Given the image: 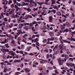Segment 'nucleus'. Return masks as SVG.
<instances>
[{"label": "nucleus", "mask_w": 75, "mask_h": 75, "mask_svg": "<svg viewBox=\"0 0 75 75\" xmlns=\"http://www.w3.org/2000/svg\"><path fill=\"white\" fill-rule=\"evenodd\" d=\"M11 43L12 44H14L15 43V41L14 40H12L11 41Z\"/></svg>", "instance_id": "49"}, {"label": "nucleus", "mask_w": 75, "mask_h": 75, "mask_svg": "<svg viewBox=\"0 0 75 75\" xmlns=\"http://www.w3.org/2000/svg\"><path fill=\"white\" fill-rule=\"evenodd\" d=\"M5 46H6V47L7 48H9L10 47V46H8V44H6L4 45Z\"/></svg>", "instance_id": "18"}, {"label": "nucleus", "mask_w": 75, "mask_h": 75, "mask_svg": "<svg viewBox=\"0 0 75 75\" xmlns=\"http://www.w3.org/2000/svg\"><path fill=\"white\" fill-rule=\"evenodd\" d=\"M19 29H21L22 28V26H21V25L19 24Z\"/></svg>", "instance_id": "34"}, {"label": "nucleus", "mask_w": 75, "mask_h": 75, "mask_svg": "<svg viewBox=\"0 0 75 75\" xmlns=\"http://www.w3.org/2000/svg\"><path fill=\"white\" fill-rule=\"evenodd\" d=\"M45 4V5H50V3L47 2H44Z\"/></svg>", "instance_id": "20"}, {"label": "nucleus", "mask_w": 75, "mask_h": 75, "mask_svg": "<svg viewBox=\"0 0 75 75\" xmlns=\"http://www.w3.org/2000/svg\"><path fill=\"white\" fill-rule=\"evenodd\" d=\"M6 71H7V70L6 69V68H4V72L5 73L6 72Z\"/></svg>", "instance_id": "46"}, {"label": "nucleus", "mask_w": 75, "mask_h": 75, "mask_svg": "<svg viewBox=\"0 0 75 75\" xmlns=\"http://www.w3.org/2000/svg\"><path fill=\"white\" fill-rule=\"evenodd\" d=\"M57 60L59 65H62L63 64V62L62 61V59L61 58L57 59Z\"/></svg>", "instance_id": "4"}, {"label": "nucleus", "mask_w": 75, "mask_h": 75, "mask_svg": "<svg viewBox=\"0 0 75 75\" xmlns=\"http://www.w3.org/2000/svg\"><path fill=\"white\" fill-rule=\"evenodd\" d=\"M36 23H37V22L35 21H34V22H32V23L33 24H35Z\"/></svg>", "instance_id": "48"}, {"label": "nucleus", "mask_w": 75, "mask_h": 75, "mask_svg": "<svg viewBox=\"0 0 75 75\" xmlns=\"http://www.w3.org/2000/svg\"><path fill=\"white\" fill-rule=\"evenodd\" d=\"M63 41L64 42H65L66 43H68V44H70L71 43L70 42H69L66 40H63Z\"/></svg>", "instance_id": "11"}, {"label": "nucleus", "mask_w": 75, "mask_h": 75, "mask_svg": "<svg viewBox=\"0 0 75 75\" xmlns=\"http://www.w3.org/2000/svg\"><path fill=\"white\" fill-rule=\"evenodd\" d=\"M22 3L23 4H21L19 3L18 4V6H19V7H20V6H22V7H23V6H28L29 5V4L27 3H25L24 2H22Z\"/></svg>", "instance_id": "1"}, {"label": "nucleus", "mask_w": 75, "mask_h": 75, "mask_svg": "<svg viewBox=\"0 0 75 75\" xmlns=\"http://www.w3.org/2000/svg\"><path fill=\"white\" fill-rule=\"evenodd\" d=\"M7 65H11V64L10 63V62H8V63H7Z\"/></svg>", "instance_id": "53"}, {"label": "nucleus", "mask_w": 75, "mask_h": 75, "mask_svg": "<svg viewBox=\"0 0 75 75\" xmlns=\"http://www.w3.org/2000/svg\"><path fill=\"white\" fill-rule=\"evenodd\" d=\"M69 67H74V66H75V64H72V63H70L69 64Z\"/></svg>", "instance_id": "19"}, {"label": "nucleus", "mask_w": 75, "mask_h": 75, "mask_svg": "<svg viewBox=\"0 0 75 75\" xmlns=\"http://www.w3.org/2000/svg\"><path fill=\"white\" fill-rule=\"evenodd\" d=\"M1 52H3V53H6V52H9V50L8 49H5L2 48L1 49Z\"/></svg>", "instance_id": "3"}, {"label": "nucleus", "mask_w": 75, "mask_h": 75, "mask_svg": "<svg viewBox=\"0 0 75 75\" xmlns=\"http://www.w3.org/2000/svg\"><path fill=\"white\" fill-rule=\"evenodd\" d=\"M49 34L51 36V37L53 36L54 35V33H53V32H49Z\"/></svg>", "instance_id": "12"}, {"label": "nucleus", "mask_w": 75, "mask_h": 75, "mask_svg": "<svg viewBox=\"0 0 75 75\" xmlns=\"http://www.w3.org/2000/svg\"><path fill=\"white\" fill-rule=\"evenodd\" d=\"M74 34H75V31L74 32H72L71 33V34L72 35V37H74Z\"/></svg>", "instance_id": "17"}, {"label": "nucleus", "mask_w": 75, "mask_h": 75, "mask_svg": "<svg viewBox=\"0 0 75 75\" xmlns=\"http://www.w3.org/2000/svg\"><path fill=\"white\" fill-rule=\"evenodd\" d=\"M15 16L16 17H18V18H19V17H20L17 14L15 15Z\"/></svg>", "instance_id": "58"}, {"label": "nucleus", "mask_w": 75, "mask_h": 75, "mask_svg": "<svg viewBox=\"0 0 75 75\" xmlns=\"http://www.w3.org/2000/svg\"><path fill=\"white\" fill-rule=\"evenodd\" d=\"M29 25L30 27H31V26H33V23H30Z\"/></svg>", "instance_id": "43"}, {"label": "nucleus", "mask_w": 75, "mask_h": 75, "mask_svg": "<svg viewBox=\"0 0 75 75\" xmlns=\"http://www.w3.org/2000/svg\"><path fill=\"white\" fill-rule=\"evenodd\" d=\"M8 38H11L12 39H14V38L13 36H8Z\"/></svg>", "instance_id": "35"}, {"label": "nucleus", "mask_w": 75, "mask_h": 75, "mask_svg": "<svg viewBox=\"0 0 75 75\" xmlns=\"http://www.w3.org/2000/svg\"><path fill=\"white\" fill-rule=\"evenodd\" d=\"M13 13V11H10L9 13L10 15H11V14Z\"/></svg>", "instance_id": "47"}, {"label": "nucleus", "mask_w": 75, "mask_h": 75, "mask_svg": "<svg viewBox=\"0 0 75 75\" xmlns=\"http://www.w3.org/2000/svg\"><path fill=\"white\" fill-rule=\"evenodd\" d=\"M29 55H31L32 56H33V55H34V54H33V53H29Z\"/></svg>", "instance_id": "39"}, {"label": "nucleus", "mask_w": 75, "mask_h": 75, "mask_svg": "<svg viewBox=\"0 0 75 75\" xmlns=\"http://www.w3.org/2000/svg\"><path fill=\"white\" fill-rule=\"evenodd\" d=\"M0 64H1V65H4V62H1Z\"/></svg>", "instance_id": "59"}, {"label": "nucleus", "mask_w": 75, "mask_h": 75, "mask_svg": "<svg viewBox=\"0 0 75 75\" xmlns=\"http://www.w3.org/2000/svg\"><path fill=\"white\" fill-rule=\"evenodd\" d=\"M57 6H54L53 7V8H55V9H57Z\"/></svg>", "instance_id": "62"}, {"label": "nucleus", "mask_w": 75, "mask_h": 75, "mask_svg": "<svg viewBox=\"0 0 75 75\" xmlns=\"http://www.w3.org/2000/svg\"><path fill=\"white\" fill-rule=\"evenodd\" d=\"M26 10H27V11H28V12H30V11H31V9H30L29 8H27V9Z\"/></svg>", "instance_id": "21"}, {"label": "nucleus", "mask_w": 75, "mask_h": 75, "mask_svg": "<svg viewBox=\"0 0 75 75\" xmlns=\"http://www.w3.org/2000/svg\"><path fill=\"white\" fill-rule=\"evenodd\" d=\"M38 10V8H34L33 9V10L34 11H37Z\"/></svg>", "instance_id": "30"}, {"label": "nucleus", "mask_w": 75, "mask_h": 75, "mask_svg": "<svg viewBox=\"0 0 75 75\" xmlns=\"http://www.w3.org/2000/svg\"><path fill=\"white\" fill-rule=\"evenodd\" d=\"M20 67L22 68H23L24 67V64L23 63H22L20 65Z\"/></svg>", "instance_id": "28"}, {"label": "nucleus", "mask_w": 75, "mask_h": 75, "mask_svg": "<svg viewBox=\"0 0 75 75\" xmlns=\"http://www.w3.org/2000/svg\"><path fill=\"white\" fill-rule=\"evenodd\" d=\"M65 25L67 27H70L71 26V24L69 22H66Z\"/></svg>", "instance_id": "7"}, {"label": "nucleus", "mask_w": 75, "mask_h": 75, "mask_svg": "<svg viewBox=\"0 0 75 75\" xmlns=\"http://www.w3.org/2000/svg\"><path fill=\"white\" fill-rule=\"evenodd\" d=\"M37 3L38 4H39L40 6H42V4L41 3H40L39 2H37Z\"/></svg>", "instance_id": "37"}, {"label": "nucleus", "mask_w": 75, "mask_h": 75, "mask_svg": "<svg viewBox=\"0 0 75 75\" xmlns=\"http://www.w3.org/2000/svg\"><path fill=\"white\" fill-rule=\"evenodd\" d=\"M4 20L5 21L7 22V21H8V20H7V18H5L4 19Z\"/></svg>", "instance_id": "40"}, {"label": "nucleus", "mask_w": 75, "mask_h": 75, "mask_svg": "<svg viewBox=\"0 0 75 75\" xmlns=\"http://www.w3.org/2000/svg\"><path fill=\"white\" fill-rule=\"evenodd\" d=\"M68 31H69V30H68V29L66 28L63 31V33H64V32H66V33H67V32H68Z\"/></svg>", "instance_id": "14"}, {"label": "nucleus", "mask_w": 75, "mask_h": 75, "mask_svg": "<svg viewBox=\"0 0 75 75\" xmlns=\"http://www.w3.org/2000/svg\"><path fill=\"white\" fill-rule=\"evenodd\" d=\"M36 45H37V46H38V47H40V44H39V43L38 42H36Z\"/></svg>", "instance_id": "26"}, {"label": "nucleus", "mask_w": 75, "mask_h": 75, "mask_svg": "<svg viewBox=\"0 0 75 75\" xmlns=\"http://www.w3.org/2000/svg\"><path fill=\"white\" fill-rule=\"evenodd\" d=\"M1 37H6V35H1Z\"/></svg>", "instance_id": "50"}, {"label": "nucleus", "mask_w": 75, "mask_h": 75, "mask_svg": "<svg viewBox=\"0 0 75 75\" xmlns=\"http://www.w3.org/2000/svg\"><path fill=\"white\" fill-rule=\"evenodd\" d=\"M34 1V0H30V4H33V1Z\"/></svg>", "instance_id": "32"}, {"label": "nucleus", "mask_w": 75, "mask_h": 75, "mask_svg": "<svg viewBox=\"0 0 75 75\" xmlns=\"http://www.w3.org/2000/svg\"><path fill=\"white\" fill-rule=\"evenodd\" d=\"M48 69L50 70H52V69H53V67H48Z\"/></svg>", "instance_id": "22"}, {"label": "nucleus", "mask_w": 75, "mask_h": 75, "mask_svg": "<svg viewBox=\"0 0 75 75\" xmlns=\"http://www.w3.org/2000/svg\"><path fill=\"white\" fill-rule=\"evenodd\" d=\"M19 9H20V8L19 7H18L16 8V11H18L19 10Z\"/></svg>", "instance_id": "38"}, {"label": "nucleus", "mask_w": 75, "mask_h": 75, "mask_svg": "<svg viewBox=\"0 0 75 75\" xmlns=\"http://www.w3.org/2000/svg\"><path fill=\"white\" fill-rule=\"evenodd\" d=\"M13 30H14V31H16V30H17V28H14L13 29Z\"/></svg>", "instance_id": "57"}, {"label": "nucleus", "mask_w": 75, "mask_h": 75, "mask_svg": "<svg viewBox=\"0 0 75 75\" xmlns=\"http://www.w3.org/2000/svg\"><path fill=\"white\" fill-rule=\"evenodd\" d=\"M57 15L58 16H61L62 15V14L60 12H57L56 13Z\"/></svg>", "instance_id": "10"}, {"label": "nucleus", "mask_w": 75, "mask_h": 75, "mask_svg": "<svg viewBox=\"0 0 75 75\" xmlns=\"http://www.w3.org/2000/svg\"><path fill=\"white\" fill-rule=\"evenodd\" d=\"M13 62L14 63H15V62H21V60H15L13 61Z\"/></svg>", "instance_id": "8"}, {"label": "nucleus", "mask_w": 75, "mask_h": 75, "mask_svg": "<svg viewBox=\"0 0 75 75\" xmlns=\"http://www.w3.org/2000/svg\"><path fill=\"white\" fill-rule=\"evenodd\" d=\"M14 54H15V53L13 52L11 54L12 56H14Z\"/></svg>", "instance_id": "56"}, {"label": "nucleus", "mask_w": 75, "mask_h": 75, "mask_svg": "<svg viewBox=\"0 0 75 75\" xmlns=\"http://www.w3.org/2000/svg\"><path fill=\"white\" fill-rule=\"evenodd\" d=\"M66 65L68 67H69V64L68 63H66Z\"/></svg>", "instance_id": "60"}, {"label": "nucleus", "mask_w": 75, "mask_h": 75, "mask_svg": "<svg viewBox=\"0 0 75 75\" xmlns=\"http://www.w3.org/2000/svg\"><path fill=\"white\" fill-rule=\"evenodd\" d=\"M18 33L20 34H22V31H21V30H20L18 32Z\"/></svg>", "instance_id": "33"}, {"label": "nucleus", "mask_w": 75, "mask_h": 75, "mask_svg": "<svg viewBox=\"0 0 75 75\" xmlns=\"http://www.w3.org/2000/svg\"><path fill=\"white\" fill-rule=\"evenodd\" d=\"M18 8V6L16 4L15 5V8Z\"/></svg>", "instance_id": "52"}, {"label": "nucleus", "mask_w": 75, "mask_h": 75, "mask_svg": "<svg viewBox=\"0 0 75 75\" xmlns=\"http://www.w3.org/2000/svg\"><path fill=\"white\" fill-rule=\"evenodd\" d=\"M9 54H10L11 55L12 53H13V51H9Z\"/></svg>", "instance_id": "27"}, {"label": "nucleus", "mask_w": 75, "mask_h": 75, "mask_svg": "<svg viewBox=\"0 0 75 75\" xmlns=\"http://www.w3.org/2000/svg\"><path fill=\"white\" fill-rule=\"evenodd\" d=\"M24 18L25 19V20H28V19L29 18V16H25Z\"/></svg>", "instance_id": "13"}, {"label": "nucleus", "mask_w": 75, "mask_h": 75, "mask_svg": "<svg viewBox=\"0 0 75 75\" xmlns=\"http://www.w3.org/2000/svg\"><path fill=\"white\" fill-rule=\"evenodd\" d=\"M72 3L73 4V5H75V1H72Z\"/></svg>", "instance_id": "55"}, {"label": "nucleus", "mask_w": 75, "mask_h": 75, "mask_svg": "<svg viewBox=\"0 0 75 75\" xmlns=\"http://www.w3.org/2000/svg\"><path fill=\"white\" fill-rule=\"evenodd\" d=\"M11 6L12 8H14V4H12Z\"/></svg>", "instance_id": "36"}, {"label": "nucleus", "mask_w": 75, "mask_h": 75, "mask_svg": "<svg viewBox=\"0 0 75 75\" xmlns=\"http://www.w3.org/2000/svg\"><path fill=\"white\" fill-rule=\"evenodd\" d=\"M24 28L25 30L26 31H28V28H27L26 26H25L24 27Z\"/></svg>", "instance_id": "25"}, {"label": "nucleus", "mask_w": 75, "mask_h": 75, "mask_svg": "<svg viewBox=\"0 0 75 75\" xmlns=\"http://www.w3.org/2000/svg\"><path fill=\"white\" fill-rule=\"evenodd\" d=\"M75 41V39L74 38H73L72 36H71V41Z\"/></svg>", "instance_id": "16"}, {"label": "nucleus", "mask_w": 75, "mask_h": 75, "mask_svg": "<svg viewBox=\"0 0 75 75\" xmlns=\"http://www.w3.org/2000/svg\"><path fill=\"white\" fill-rule=\"evenodd\" d=\"M16 58H18V55H16Z\"/></svg>", "instance_id": "64"}, {"label": "nucleus", "mask_w": 75, "mask_h": 75, "mask_svg": "<svg viewBox=\"0 0 75 75\" xmlns=\"http://www.w3.org/2000/svg\"><path fill=\"white\" fill-rule=\"evenodd\" d=\"M49 21L50 23H51L52 22V21H53V19H52V17L51 16H50L49 18Z\"/></svg>", "instance_id": "6"}, {"label": "nucleus", "mask_w": 75, "mask_h": 75, "mask_svg": "<svg viewBox=\"0 0 75 75\" xmlns=\"http://www.w3.org/2000/svg\"><path fill=\"white\" fill-rule=\"evenodd\" d=\"M25 70L27 73H28L30 71V70L28 68L25 69Z\"/></svg>", "instance_id": "9"}, {"label": "nucleus", "mask_w": 75, "mask_h": 75, "mask_svg": "<svg viewBox=\"0 0 75 75\" xmlns=\"http://www.w3.org/2000/svg\"><path fill=\"white\" fill-rule=\"evenodd\" d=\"M24 45H22L21 46V48L22 50H23L24 49Z\"/></svg>", "instance_id": "23"}, {"label": "nucleus", "mask_w": 75, "mask_h": 75, "mask_svg": "<svg viewBox=\"0 0 75 75\" xmlns=\"http://www.w3.org/2000/svg\"><path fill=\"white\" fill-rule=\"evenodd\" d=\"M1 43L2 44H5V42H4V41H3L1 42Z\"/></svg>", "instance_id": "63"}, {"label": "nucleus", "mask_w": 75, "mask_h": 75, "mask_svg": "<svg viewBox=\"0 0 75 75\" xmlns=\"http://www.w3.org/2000/svg\"><path fill=\"white\" fill-rule=\"evenodd\" d=\"M50 57V56L49 54H47V58L48 59Z\"/></svg>", "instance_id": "61"}, {"label": "nucleus", "mask_w": 75, "mask_h": 75, "mask_svg": "<svg viewBox=\"0 0 75 75\" xmlns=\"http://www.w3.org/2000/svg\"><path fill=\"white\" fill-rule=\"evenodd\" d=\"M19 53H20V54H24L23 52L22 51H20Z\"/></svg>", "instance_id": "45"}, {"label": "nucleus", "mask_w": 75, "mask_h": 75, "mask_svg": "<svg viewBox=\"0 0 75 75\" xmlns=\"http://www.w3.org/2000/svg\"><path fill=\"white\" fill-rule=\"evenodd\" d=\"M1 17H2V18H4V17L3 15V13H1Z\"/></svg>", "instance_id": "29"}, {"label": "nucleus", "mask_w": 75, "mask_h": 75, "mask_svg": "<svg viewBox=\"0 0 75 75\" xmlns=\"http://www.w3.org/2000/svg\"><path fill=\"white\" fill-rule=\"evenodd\" d=\"M58 45L57 44L53 49V51L54 52V55H56V54H58V52L57 51H55V50L57 49V48H58Z\"/></svg>", "instance_id": "2"}, {"label": "nucleus", "mask_w": 75, "mask_h": 75, "mask_svg": "<svg viewBox=\"0 0 75 75\" xmlns=\"http://www.w3.org/2000/svg\"><path fill=\"white\" fill-rule=\"evenodd\" d=\"M60 26V28H61V30H64L65 28L66 25H65V23H64L63 25H61Z\"/></svg>", "instance_id": "5"}, {"label": "nucleus", "mask_w": 75, "mask_h": 75, "mask_svg": "<svg viewBox=\"0 0 75 75\" xmlns=\"http://www.w3.org/2000/svg\"><path fill=\"white\" fill-rule=\"evenodd\" d=\"M55 73H56V74H59V72H58V70H56L55 71Z\"/></svg>", "instance_id": "42"}, {"label": "nucleus", "mask_w": 75, "mask_h": 75, "mask_svg": "<svg viewBox=\"0 0 75 75\" xmlns=\"http://www.w3.org/2000/svg\"><path fill=\"white\" fill-rule=\"evenodd\" d=\"M51 40H52V41H54V38L52 37L51 38Z\"/></svg>", "instance_id": "54"}, {"label": "nucleus", "mask_w": 75, "mask_h": 75, "mask_svg": "<svg viewBox=\"0 0 75 75\" xmlns=\"http://www.w3.org/2000/svg\"><path fill=\"white\" fill-rule=\"evenodd\" d=\"M69 60L70 61H74V60L73 59V58H69Z\"/></svg>", "instance_id": "41"}, {"label": "nucleus", "mask_w": 75, "mask_h": 75, "mask_svg": "<svg viewBox=\"0 0 75 75\" xmlns=\"http://www.w3.org/2000/svg\"><path fill=\"white\" fill-rule=\"evenodd\" d=\"M4 42L5 43H7V39H6V38H5V39Z\"/></svg>", "instance_id": "51"}, {"label": "nucleus", "mask_w": 75, "mask_h": 75, "mask_svg": "<svg viewBox=\"0 0 75 75\" xmlns=\"http://www.w3.org/2000/svg\"><path fill=\"white\" fill-rule=\"evenodd\" d=\"M43 52H47V53H48V49H46L43 50Z\"/></svg>", "instance_id": "15"}, {"label": "nucleus", "mask_w": 75, "mask_h": 75, "mask_svg": "<svg viewBox=\"0 0 75 75\" xmlns=\"http://www.w3.org/2000/svg\"><path fill=\"white\" fill-rule=\"evenodd\" d=\"M51 1L52 2V4H55V3H56V2L53 1V0H51Z\"/></svg>", "instance_id": "24"}, {"label": "nucleus", "mask_w": 75, "mask_h": 75, "mask_svg": "<svg viewBox=\"0 0 75 75\" xmlns=\"http://www.w3.org/2000/svg\"><path fill=\"white\" fill-rule=\"evenodd\" d=\"M59 48L60 49H61V50H63L64 49V48H63V46H59Z\"/></svg>", "instance_id": "31"}, {"label": "nucleus", "mask_w": 75, "mask_h": 75, "mask_svg": "<svg viewBox=\"0 0 75 75\" xmlns=\"http://www.w3.org/2000/svg\"><path fill=\"white\" fill-rule=\"evenodd\" d=\"M22 42H25V44H27V42L26 41H25V40H24V39H23L22 40Z\"/></svg>", "instance_id": "44"}]
</instances>
